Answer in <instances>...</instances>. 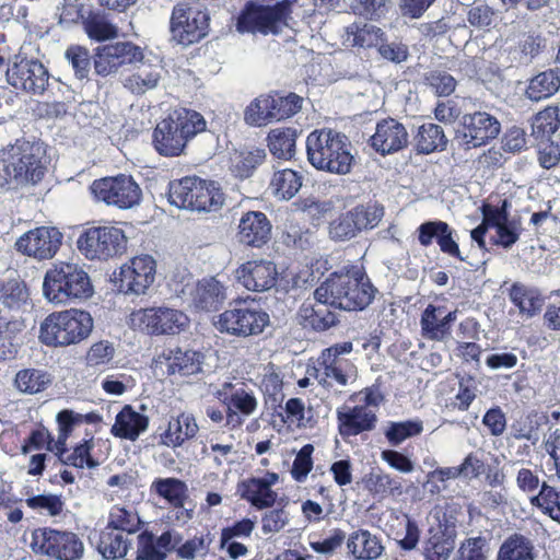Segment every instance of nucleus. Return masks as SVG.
Returning a JSON list of instances; mask_svg holds the SVG:
<instances>
[{"label": "nucleus", "mask_w": 560, "mask_h": 560, "mask_svg": "<svg viewBox=\"0 0 560 560\" xmlns=\"http://www.w3.org/2000/svg\"><path fill=\"white\" fill-rule=\"evenodd\" d=\"M138 525L137 515L125 508L115 505L109 513L108 526L114 530L125 534H130L136 530Z\"/></svg>", "instance_id": "60"}, {"label": "nucleus", "mask_w": 560, "mask_h": 560, "mask_svg": "<svg viewBox=\"0 0 560 560\" xmlns=\"http://www.w3.org/2000/svg\"><path fill=\"white\" fill-rule=\"evenodd\" d=\"M506 206V200L501 207L486 206V222L495 230V243L509 248L517 242L522 228L520 220L510 218Z\"/></svg>", "instance_id": "26"}, {"label": "nucleus", "mask_w": 560, "mask_h": 560, "mask_svg": "<svg viewBox=\"0 0 560 560\" xmlns=\"http://www.w3.org/2000/svg\"><path fill=\"white\" fill-rule=\"evenodd\" d=\"M409 135L406 127L394 118L377 122L370 138L371 147L382 155L393 154L408 145Z\"/></svg>", "instance_id": "23"}, {"label": "nucleus", "mask_w": 560, "mask_h": 560, "mask_svg": "<svg viewBox=\"0 0 560 560\" xmlns=\"http://www.w3.org/2000/svg\"><path fill=\"white\" fill-rule=\"evenodd\" d=\"M348 551L359 560H375L384 551L380 537L368 529L352 532L347 539Z\"/></svg>", "instance_id": "34"}, {"label": "nucleus", "mask_w": 560, "mask_h": 560, "mask_svg": "<svg viewBox=\"0 0 560 560\" xmlns=\"http://www.w3.org/2000/svg\"><path fill=\"white\" fill-rule=\"evenodd\" d=\"M7 79L15 89L40 94L48 84L49 74L42 62L21 58L7 70Z\"/></svg>", "instance_id": "20"}, {"label": "nucleus", "mask_w": 560, "mask_h": 560, "mask_svg": "<svg viewBox=\"0 0 560 560\" xmlns=\"http://www.w3.org/2000/svg\"><path fill=\"white\" fill-rule=\"evenodd\" d=\"M31 548L55 560H80L84 555V544L75 533L49 527L32 533Z\"/></svg>", "instance_id": "10"}, {"label": "nucleus", "mask_w": 560, "mask_h": 560, "mask_svg": "<svg viewBox=\"0 0 560 560\" xmlns=\"http://www.w3.org/2000/svg\"><path fill=\"white\" fill-rule=\"evenodd\" d=\"M455 548V540L452 536L438 530L429 537L424 546L427 560H447Z\"/></svg>", "instance_id": "53"}, {"label": "nucleus", "mask_w": 560, "mask_h": 560, "mask_svg": "<svg viewBox=\"0 0 560 560\" xmlns=\"http://www.w3.org/2000/svg\"><path fill=\"white\" fill-rule=\"evenodd\" d=\"M375 292L369 278L359 272L332 273L315 289L319 300L343 311L364 310L373 301Z\"/></svg>", "instance_id": "3"}, {"label": "nucleus", "mask_w": 560, "mask_h": 560, "mask_svg": "<svg viewBox=\"0 0 560 560\" xmlns=\"http://www.w3.org/2000/svg\"><path fill=\"white\" fill-rule=\"evenodd\" d=\"M46 147L40 141L18 139L0 153V172L7 184L23 186L38 183L46 171Z\"/></svg>", "instance_id": "1"}, {"label": "nucleus", "mask_w": 560, "mask_h": 560, "mask_svg": "<svg viewBox=\"0 0 560 560\" xmlns=\"http://www.w3.org/2000/svg\"><path fill=\"white\" fill-rule=\"evenodd\" d=\"M168 117L173 119L177 130H180V133L184 136L186 143L188 140L205 131L207 128V122L203 116L195 110L180 108L174 110L168 115Z\"/></svg>", "instance_id": "44"}, {"label": "nucleus", "mask_w": 560, "mask_h": 560, "mask_svg": "<svg viewBox=\"0 0 560 560\" xmlns=\"http://www.w3.org/2000/svg\"><path fill=\"white\" fill-rule=\"evenodd\" d=\"M276 107L275 95H259L246 106L244 121L252 127H264L278 121Z\"/></svg>", "instance_id": "35"}, {"label": "nucleus", "mask_w": 560, "mask_h": 560, "mask_svg": "<svg viewBox=\"0 0 560 560\" xmlns=\"http://www.w3.org/2000/svg\"><path fill=\"white\" fill-rule=\"evenodd\" d=\"M560 125L557 110L553 107H547L539 112L533 120V132L541 137H550Z\"/></svg>", "instance_id": "62"}, {"label": "nucleus", "mask_w": 560, "mask_h": 560, "mask_svg": "<svg viewBox=\"0 0 560 560\" xmlns=\"http://www.w3.org/2000/svg\"><path fill=\"white\" fill-rule=\"evenodd\" d=\"M80 420L81 416L71 410H62L57 415L58 438L56 441L51 438L48 451L58 456L59 459H62L66 454V441L72 432L74 424Z\"/></svg>", "instance_id": "50"}, {"label": "nucleus", "mask_w": 560, "mask_h": 560, "mask_svg": "<svg viewBox=\"0 0 560 560\" xmlns=\"http://www.w3.org/2000/svg\"><path fill=\"white\" fill-rule=\"evenodd\" d=\"M307 375L323 386H346L355 377V368L349 360L338 357V348H328L323 351L317 365L307 369Z\"/></svg>", "instance_id": "16"}, {"label": "nucleus", "mask_w": 560, "mask_h": 560, "mask_svg": "<svg viewBox=\"0 0 560 560\" xmlns=\"http://www.w3.org/2000/svg\"><path fill=\"white\" fill-rule=\"evenodd\" d=\"M148 425L149 418L127 405L116 416L110 432L114 436L136 441Z\"/></svg>", "instance_id": "31"}, {"label": "nucleus", "mask_w": 560, "mask_h": 560, "mask_svg": "<svg viewBox=\"0 0 560 560\" xmlns=\"http://www.w3.org/2000/svg\"><path fill=\"white\" fill-rule=\"evenodd\" d=\"M328 234L335 242L349 241L359 234L350 210L329 223Z\"/></svg>", "instance_id": "58"}, {"label": "nucleus", "mask_w": 560, "mask_h": 560, "mask_svg": "<svg viewBox=\"0 0 560 560\" xmlns=\"http://www.w3.org/2000/svg\"><path fill=\"white\" fill-rule=\"evenodd\" d=\"M460 124L463 129L457 138L467 149L481 147L497 138L501 128L498 119L486 112L465 114Z\"/></svg>", "instance_id": "21"}, {"label": "nucleus", "mask_w": 560, "mask_h": 560, "mask_svg": "<svg viewBox=\"0 0 560 560\" xmlns=\"http://www.w3.org/2000/svg\"><path fill=\"white\" fill-rule=\"evenodd\" d=\"M28 293L23 282L12 279L0 287V312L20 311L27 304Z\"/></svg>", "instance_id": "46"}, {"label": "nucleus", "mask_w": 560, "mask_h": 560, "mask_svg": "<svg viewBox=\"0 0 560 560\" xmlns=\"http://www.w3.org/2000/svg\"><path fill=\"white\" fill-rule=\"evenodd\" d=\"M269 324L270 317L268 313L246 304H240L224 311L215 322V326L221 332L236 337L257 336Z\"/></svg>", "instance_id": "12"}, {"label": "nucleus", "mask_w": 560, "mask_h": 560, "mask_svg": "<svg viewBox=\"0 0 560 560\" xmlns=\"http://www.w3.org/2000/svg\"><path fill=\"white\" fill-rule=\"evenodd\" d=\"M534 545L525 536L513 534L501 545L497 560H534Z\"/></svg>", "instance_id": "43"}, {"label": "nucleus", "mask_w": 560, "mask_h": 560, "mask_svg": "<svg viewBox=\"0 0 560 560\" xmlns=\"http://www.w3.org/2000/svg\"><path fill=\"white\" fill-rule=\"evenodd\" d=\"M92 329L90 313L70 308L48 315L40 325L39 339L46 346L66 347L86 339Z\"/></svg>", "instance_id": "5"}, {"label": "nucleus", "mask_w": 560, "mask_h": 560, "mask_svg": "<svg viewBox=\"0 0 560 560\" xmlns=\"http://www.w3.org/2000/svg\"><path fill=\"white\" fill-rule=\"evenodd\" d=\"M218 396L226 406V424L237 428L258 409L259 401L253 387L246 383L225 382Z\"/></svg>", "instance_id": "15"}, {"label": "nucleus", "mask_w": 560, "mask_h": 560, "mask_svg": "<svg viewBox=\"0 0 560 560\" xmlns=\"http://www.w3.org/2000/svg\"><path fill=\"white\" fill-rule=\"evenodd\" d=\"M209 14L187 3H178L173 8L171 16V34L173 40L188 46L202 39L209 30Z\"/></svg>", "instance_id": "13"}, {"label": "nucleus", "mask_w": 560, "mask_h": 560, "mask_svg": "<svg viewBox=\"0 0 560 560\" xmlns=\"http://www.w3.org/2000/svg\"><path fill=\"white\" fill-rule=\"evenodd\" d=\"M91 191L98 201L119 209L139 205L142 196L139 185L130 175L125 174L94 180Z\"/></svg>", "instance_id": "14"}, {"label": "nucleus", "mask_w": 560, "mask_h": 560, "mask_svg": "<svg viewBox=\"0 0 560 560\" xmlns=\"http://www.w3.org/2000/svg\"><path fill=\"white\" fill-rule=\"evenodd\" d=\"M200 178L185 177L179 182L172 183L168 190V200L172 205L182 209L194 211L196 195H199Z\"/></svg>", "instance_id": "39"}, {"label": "nucleus", "mask_w": 560, "mask_h": 560, "mask_svg": "<svg viewBox=\"0 0 560 560\" xmlns=\"http://www.w3.org/2000/svg\"><path fill=\"white\" fill-rule=\"evenodd\" d=\"M62 238L63 235L58 229L39 226L20 236L15 247L18 252L37 260L51 259L59 250Z\"/></svg>", "instance_id": "18"}, {"label": "nucleus", "mask_w": 560, "mask_h": 560, "mask_svg": "<svg viewBox=\"0 0 560 560\" xmlns=\"http://www.w3.org/2000/svg\"><path fill=\"white\" fill-rule=\"evenodd\" d=\"M456 318V311L446 312L442 306L429 304L421 315V334L425 339L443 341L451 335V326Z\"/></svg>", "instance_id": "27"}, {"label": "nucleus", "mask_w": 560, "mask_h": 560, "mask_svg": "<svg viewBox=\"0 0 560 560\" xmlns=\"http://www.w3.org/2000/svg\"><path fill=\"white\" fill-rule=\"evenodd\" d=\"M383 401L376 388H365L350 396L349 401L336 411L338 430L341 436H354L374 429L376 410Z\"/></svg>", "instance_id": "6"}, {"label": "nucleus", "mask_w": 560, "mask_h": 560, "mask_svg": "<svg viewBox=\"0 0 560 560\" xmlns=\"http://www.w3.org/2000/svg\"><path fill=\"white\" fill-rule=\"evenodd\" d=\"M296 138L295 128L271 129L267 136L268 149L275 158L288 161L295 154Z\"/></svg>", "instance_id": "37"}, {"label": "nucleus", "mask_w": 560, "mask_h": 560, "mask_svg": "<svg viewBox=\"0 0 560 560\" xmlns=\"http://www.w3.org/2000/svg\"><path fill=\"white\" fill-rule=\"evenodd\" d=\"M44 296L56 305L75 300H86L93 294L88 272L75 262L58 261L46 271L43 281Z\"/></svg>", "instance_id": "4"}, {"label": "nucleus", "mask_w": 560, "mask_h": 560, "mask_svg": "<svg viewBox=\"0 0 560 560\" xmlns=\"http://www.w3.org/2000/svg\"><path fill=\"white\" fill-rule=\"evenodd\" d=\"M334 306L330 305V302H324L323 299L319 300L314 293V300H306L300 307L298 312V319L301 325L306 328H312L314 330H326L332 327L337 317L336 314L331 311Z\"/></svg>", "instance_id": "30"}, {"label": "nucleus", "mask_w": 560, "mask_h": 560, "mask_svg": "<svg viewBox=\"0 0 560 560\" xmlns=\"http://www.w3.org/2000/svg\"><path fill=\"white\" fill-rule=\"evenodd\" d=\"M447 139L443 129L435 124H424L415 136V147L419 153L429 154L445 149Z\"/></svg>", "instance_id": "40"}, {"label": "nucleus", "mask_w": 560, "mask_h": 560, "mask_svg": "<svg viewBox=\"0 0 560 560\" xmlns=\"http://www.w3.org/2000/svg\"><path fill=\"white\" fill-rule=\"evenodd\" d=\"M302 183L303 177L299 172L291 168H282L273 172L269 183V190L280 200H290L299 192Z\"/></svg>", "instance_id": "36"}, {"label": "nucleus", "mask_w": 560, "mask_h": 560, "mask_svg": "<svg viewBox=\"0 0 560 560\" xmlns=\"http://www.w3.org/2000/svg\"><path fill=\"white\" fill-rule=\"evenodd\" d=\"M510 299L520 312L528 317L535 315L542 306L540 294L530 288L520 283H514L510 290Z\"/></svg>", "instance_id": "48"}, {"label": "nucleus", "mask_w": 560, "mask_h": 560, "mask_svg": "<svg viewBox=\"0 0 560 560\" xmlns=\"http://www.w3.org/2000/svg\"><path fill=\"white\" fill-rule=\"evenodd\" d=\"M530 503L560 523V490L542 482L539 492L530 497Z\"/></svg>", "instance_id": "51"}, {"label": "nucleus", "mask_w": 560, "mask_h": 560, "mask_svg": "<svg viewBox=\"0 0 560 560\" xmlns=\"http://www.w3.org/2000/svg\"><path fill=\"white\" fill-rule=\"evenodd\" d=\"M419 232V243L422 246H429L432 244L433 238H435L440 249L442 253L458 258L459 260H465L462 256L457 241H456V232L444 221H429L422 223L418 228Z\"/></svg>", "instance_id": "24"}, {"label": "nucleus", "mask_w": 560, "mask_h": 560, "mask_svg": "<svg viewBox=\"0 0 560 560\" xmlns=\"http://www.w3.org/2000/svg\"><path fill=\"white\" fill-rule=\"evenodd\" d=\"M241 495L259 510L272 506L278 497L277 492L269 489L259 478L243 481Z\"/></svg>", "instance_id": "42"}, {"label": "nucleus", "mask_w": 560, "mask_h": 560, "mask_svg": "<svg viewBox=\"0 0 560 560\" xmlns=\"http://www.w3.org/2000/svg\"><path fill=\"white\" fill-rule=\"evenodd\" d=\"M198 192L194 211H218L224 203V194L218 183L200 179Z\"/></svg>", "instance_id": "49"}, {"label": "nucleus", "mask_w": 560, "mask_h": 560, "mask_svg": "<svg viewBox=\"0 0 560 560\" xmlns=\"http://www.w3.org/2000/svg\"><path fill=\"white\" fill-rule=\"evenodd\" d=\"M155 273L156 262L152 256H136L120 267L119 290L136 295L144 294L154 282Z\"/></svg>", "instance_id": "19"}, {"label": "nucleus", "mask_w": 560, "mask_h": 560, "mask_svg": "<svg viewBox=\"0 0 560 560\" xmlns=\"http://www.w3.org/2000/svg\"><path fill=\"white\" fill-rule=\"evenodd\" d=\"M143 59L142 49L131 42H117L96 48L94 55V69L98 75L115 74L127 63Z\"/></svg>", "instance_id": "17"}, {"label": "nucleus", "mask_w": 560, "mask_h": 560, "mask_svg": "<svg viewBox=\"0 0 560 560\" xmlns=\"http://www.w3.org/2000/svg\"><path fill=\"white\" fill-rule=\"evenodd\" d=\"M150 490L173 506H177L186 497L187 486L177 478H158L151 483Z\"/></svg>", "instance_id": "47"}, {"label": "nucleus", "mask_w": 560, "mask_h": 560, "mask_svg": "<svg viewBox=\"0 0 560 560\" xmlns=\"http://www.w3.org/2000/svg\"><path fill=\"white\" fill-rule=\"evenodd\" d=\"M266 158L264 149H253L240 152L233 161V172L241 178L252 175L254 170L262 163Z\"/></svg>", "instance_id": "57"}, {"label": "nucleus", "mask_w": 560, "mask_h": 560, "mask_svg": "<svg viewBox=\"0 0 560 560\" xmlns=\"http://www.w3.org/2000/svg\"><path fill=\"white\" fill-rule=\"evenodd\" d=\"M198 430L195 417L183 412L168 421L167 429L160 436V442L168 447H178L185 441L195 438Z\"/></svg>", "instance_id": "33"}, {"label": "nucleus", "mask_w": 560, "mask_h": 560, "mask_svg": "<svg viewBox=\"0 0 560 560\" xmlns=\"http://www.w3.org/2000/svg\"><path fill=\"white\" fill-rule=\"evenodd\" d=\"M166 555L155 542L152 533L144 532L138 536L136 560H164Z\"/></svg>", "instance_id": "63"}, {"label": "nucleus", "mask_w": 560, "mask_h": 560, "mask_svg": "<svg viewBox=\"0 0 560 560\" xmlns=\"http://www.w3.org/2000/svg\"><path fill=\"white\" fill-rule=\"evenodd\" d=\"M52 382L49 373L39 369H24L16 373L14 384L16 389L25 395L44 392Z\"/></svg>", "instance_id": "41"}, {"label": "nucleus", "mask_w": 560, "mask_h": 560, "mask_svg": "<svg viewBox=\"0 0 560 560\" xmlns=\"http://www.w3.org/2000/svg\"><path fill=\"white\" fill-rule=\"evenodd\" d=\"M350 212L359 233L376 228L384 217V208L377 203L361 205Z\"/></svg>", "instance_id": "54"}, {"label": "nucleus", "mask_w": 560, "mask_h": 560, "mask_svg": "<svg viewBox=\"0 0 560 560\" xmlns=\"http://www.w3.org/2000/svg\"><path fill=\"white\" fill-rule=\"evenodd\" d=\"M25 503L30 509L49 516L59 515L63 509V502L60 497L51 493L28 497Z\"/></svg>", "instance_id": "59"}, {"label": "nucleus", "mask_w": 560, "mask_h": 560, "mask_svg": "<svg viewBox=\"0 0 560 560\" xmlns=\"http://www.w3.org/2000/svg\"><path fill=\"white\" fill-rule=\"evenodd\" d=\"M290 4L285 1L273 5L259 2H248L237 20L240 32L268 34H284L293 31Z\"/></svg>", "instance_id": "7"}, {"label": "nucleus", "mask_w": 560, "mask_h": 560, "mask_svg": "<svg viewBox=\"0 0 560 560\" xmlns=\"http://www.w3.org/2000/svg\"><path fill=\"white\" fill-rule=\"evenodd\" d=\"M238 241L252 247L264 246L271 236V224L267 215L259 211L243 214L238 223Z\"/></svg>", "instance_id": "29"}, {"label": "nucleus", "mask_w": 560, "mask_h": 560, "mask_svg": "<svg viewBox=\"0 0 560 560\" xmlns=\"http://www.w3.org/2000/svg\"><path fill=\"white\" fill-rule=\"evenodd\" d=\"M140 62L133 71L124 78L122 85L135 95H143L147 92L158 88L163 78L164 69L162 65L151 59L138 60Z\"/></svg>", "instance_id": "25"}, {"label": "nucleus", "mask_w": 560, "mask_h": 560, "mask_svg": "<svg viewBox=\"0 0 560 560\" xmlns=\"http://www.w3.org/2000/svg\"><path fill=\"white\" fill-rule=\"evenodd\" d=\"M77 247L88 259L106 260L126 252L127 236L114 225L90 228L78 237Z\"/></svg>", "instance_id": "11"}, {"label": "nucleus", "mask_w": 560, "mask_h": 560, "mask_svg": "<svg viewBox=\"0 0 560 560\" xmlns=\"http://www.w3.org/2000/svg\"><path fill=\"white\" fill-rule=\"evenodd\" d=\"M366 483L370 491L381 497L400 495L402 493L401 478L388 474H372Z\"/></svg>", "instance_id": "56"}, {"label": "nucleus", "mask_w": 560, "mask_h": 560, "mask_svg": "<svg viewBox=\"0 0 560 560\" xmlns=\"http://www.w3.org/2000/svg\"><path fill=\"white\" fill-rule=\"evenodd\" d=\"M128 324L131 328L149 335L174 336L188 327L189 318L179 310L168 306H153L133 311L129 315Z\"/></svg>", "instance_id": "9"}, {"label": "nucleus", "mask_w": 560, "mask_h": 560, "mask_svg": "<svg viewBox=\"0 0 560 560\" xmlns=\"http://www.w3.org/2000/svg\"><path fill=\"white\" fill-rule=\"evenodd\" d=\"M559 89V75L553 70H549L537 74L529 81L526 95L529 100L539 102L552 96Z\"/></svg>", "instance_id": "45"}, {"label": "nucleus", "mask_w": 560, "mask_h": 560, "mask_svg": "<svg viewBox=\"0 0 560 560\" xmlns=\"http://www.w3.org/2000/svg\"><path fill=\"white\" fill-rule=\"evenodd\" d=\"M306 154L316 170L339 175L348 174L354 160L348 138L328 128L314 130L307 136Z\"/></svg>", "instance_id": "2"}, {"label": "nucleus", "mask_w": 560, "mask_h": 560, "mask_svg": "<svg viewBox=\"0 0 560 560\" xmlns=\"http://www.w3.org/2000/svg\"><path fill=\"white\" fill-rule=\"evenodd\" d=\"M278 275L276 264L264 258L243 262L234 271L235 280L245 289L254 292L272 289L277 283Z\"/></svg>", "instance_id": "22"}, {"label": "nucleus", "mask_w": 560, "mask_h": 560, "mask_svg": "<svg viewBox=\"0 0 560 560\" xmlns=\"http://www.w3.org/2000/svg\"><path fill=\"white\" fill-rule=\"evenodd\" d=\"M155 362L165 366L170 374L194 375L201 372L203 355L189 349H166L158 355Z\"/></svg>", "instance_id": "28"}, {"label": "nucleus", "mask_w": 560, "mask_h": 560, "mask_svg": "<svg viewBox=\"0 0 560 560\" xmlns=\"http://www.w3.org/2000/svg\"><path fill=\"white\" fill-rule=\"evenodd\" d=\"M153 143L158 152L166 156L179 155L186 147L184 136L170 117L160 121L155 127Z\"/></svg>", "instance_id": "32"}, {"label": "nucleus", "mask_w": 560, "mask_h": 560, "mask_svg": "<svg viewBox=\"0 0 560 560\" xmlns=\"http://www.w3.org/2000/svg\"><path fill=\"white\" fill-rule=\"evenodd\" d=\"M422 431L423 423L419 419L390 422L385 431V436L392 445H399L405 440L419 435Z\"/></svg>", "instance_id": "55"}, {"label": "nucleus", "mask_w": 560, "mask_h": 560, "mask_svg": "<svg viewBox=\"0 0 560 560\" xmlns=\"http://www.w3.org/2000/svg\"><path fill=\"white\" fill-rule=\"evenodd\" d=\"M384 35L385 33L375 25L364 24L363 26H359L352 24L346 30L343 44L351 48H377Z\"/></svg>", "instance_id": "38"}, {"label": "nucleus", "mask_w": 560, "mask_h": 560, "mask_svg": "<svg viewBox=\"0 0 560 560\" xmlns=\"http://www.w3.org/2000/svg\"><path fill=\"white\" fill-rule=\"evenodd\" d=\"M65 57L71 65L74 74L82 80L88 78L91 67L89 50L82 46L73 45L67 48Z\"/></svg>", "instance_id": "61"}, {"label": "nucleus", "mask_w": 560, "mask_h": 560, "mask_svg": "<svg viewBox=\"0 0 560 560\" xmlns=\"http://www.w3.org/2000/svg\"><path fill=\"white\" fill-rule=\"evenodd\" d=\"M171 289L178 296L190 298V302L199 310H217L226 299V288L217 278H203L197 282L183 270L170 279Z\"/></svg>", "instance_id": "8"}, {"label": "nucleus", "mask_w": 560, "mask_h": 560, "mask_svg": "<svg viewBox=\"0 0 560 560\" xmlns=\"http://www.w3.org/2000/svg\"><path fill=\"white\" fill-rule=\"evenodd\" d=\"M127 534L115 530L104 532L98 542V551L106 559L116 560L126 556L128 550Z\"/></svg>", "instance_id": "52"}, {"label": "nucleus", "mask_w": 560, "mask_h": 560, "mask_svg": "<svg viewBox=\"0 0 560 560\" xmlns=\"http://www.w3.org/2000/svg\"><path fill=\"white\" fill-rule=\"evenodd\" d=\"M487 552L488 549L485 538H468L460 545L458 550L459 556L456 560H488Z\"/></svg>", "instance_id": "64"}]
</instances>
